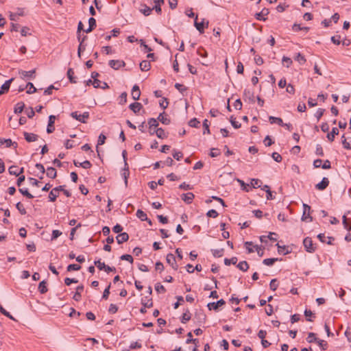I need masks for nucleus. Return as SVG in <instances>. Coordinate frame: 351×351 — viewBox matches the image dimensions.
<instances>
[{"label":"nucleus","instance_id":"6e6d98bb","mask_svg":"<svg viewBox=\"0 0 351 351\" xmlns=\"http://www.w3.org/2000/svg\"><path fill=\"white\" fill-rule=\"evenodd\" d=\"M203 127L204 128L203 134H210L209 125L207 119H204V121H203Z\"/></svg>","mask_w":351,"mask_h":351},{"label":"nucleus","instance_id":"2eb2a0df","mask_svg":"<svg viewBox=\"0 0 351 351\" xmlns=\"http://www.w3.org/2000/svg\"><path fill=\"white\" fill-rule=\"evenodd\" d=\"M225 303H226L225 301L223 299H221V300H218L217 302L208 303L207 306L209 310H211V309L217 310L219 306H221L225 304Z\"/></svg>","mask_w":351,"mask_h":351},{"label":"nucleus","instance_id":"e433bc0d","mask_svg":"<svg viewBox=\"0 0 351 351\" xmlns=\"http://www.w3.org/2000/svg\"><path fill=\"white\" fill-rule=\"evenodd\" d=\"M278 258H265L263 260V263L267 266H271L274 263L278 261Z\"/></svg>","mask_w":351,"mask_h":351},{"label":"nucleus","instance_id":"0eeeda50","mask_svg":"<svg viewBox=\"0 0 351 351\" xmlns=\"http://www.w3.org/2000/svg\"><path fill=\"white\" fill-rule=\"evenodd\" d=\"M23 137L28 143L36 142L40 138L39 136L36 134L25 132H23Z\"/></svg>","mask_w":351,"mask_h":351},{"label":"nucleus","instance_id":"79ce46f5","mask_svg":"<svg viewBox=\"0 0 351 351\" xmlns=\"http://www.w3.org/2000/svg\"><path fill=\"white\" fill-rule=\"evenodd\" d=\"M190 319H191V315H190L189 310H187L186 313H183L182 318H181V322L183 324H185Z\"/></svg>","mask_w":351,"mask_h":351},{"label":"nucleus","instance_id":"864d4df0","mask_svg":"<svg viewBox=\"0 0 351 351\" xmlns=\"http://www.w3.org/2000/svg\"><path fill=\"white\" fill-rule=\"evenodd\" d=\"M295 60L298 61L300 64H303L306 62V59L304 56H302L300 53H298L295 58Z\"/></svg>","mask_w":351,"mask_h":351},{"label":"nucleus","instance_id":"774afa93","mask_svg":"<svg viewBox=\"0 0 351 351\" xmlns=\"http://www.w3.org/2000/svg\"><path fill=\"white\" fill-rule=\"evenodd\" d=\"M271 157H272V158H273L275 161H276V162H281V161H282V156H281L278 153H277V152H274V153L271 154Z\"/></svg>","mask_w":351,"mask_h":351},{"label":"nucleus","instance_id":"5fc2aeb1","mask_svg":"<svg viewBox=\"0 0 351 351\" xmlns=\"http://www.w3.org/2000/svg\"><path fill=\"white\" fill-rule=\"evenodd\" d=\"M34 73H35V69H33L29 71H23V77H26L29 79L34 78L35 77V76L34 75Z\"/></svg>","mask_w":351,"mask_h":351},{"label":"nucleus","instance_id":"052dcab7","mask_svg":"<svg viewBox=\"0 0 351 351\" xmlns=\"http://www.w3.org/2000/svg\"><path fill=\"white\" fill-rule=\"evenodd\" d=\"M269 287H270V289L272 290V291H275L276 290V289L278 288V284L277 282V280L276 279H272L270 282V284H269Z\"/></svg>","mask_w":351,"mask_h":351},{"label":"nucleus","instance_id":"de8ad7c7","mask_svg":"<svg viewBox=\"0 0 351 351\" xmlns=\"http://www.w3.org/2000/svg\"><path fill=\"white\" fill-rule=\"evenodd\" d=\"M94 264L99 270H103L106 268L105 263L101 262L100 259L95 261Z\"/></svg>","mask_w":351,"mask_h":351},{"label":"nucleus","instance_id":"603ef678","mask_svg":"<svg viewBox=\"0 0 351 351\" xmlns=\"http://www.w3.org/2000/svg\"><path fill=\"white\" fill-rule=\"evenodd\" d=\"M316 343L318 344V346L322 349V350H326L328 347V344L326 341L322 339H317Z\"/></svg>","mask_w":351,"mask_h":351},{"label":"nucleus","instance_id":"bf43d9fd","mask_svg":"<svg viewBox=\"0 0 351 351\" xmlns=\"http://www.w3.org/2000/svg\"><path fill=\"white\" fill-rule=\"evenodd\" d=\"M183 156V154L181 152L173 150V157L177 160H180Z\"/></svg>","mask_w":351,"mask_h":351},{"label":"nucleus","instance_id":"1a4fd4ad","mask_svg":"<svg viewBox=\"0 0 351 351\" xmlns=\"http://www.w3.org/2000/svg\"><path fill=\"white\" fill-rule=\"evenodd\" d=\"M166 261L169 265H171L174 270H177L178 269V265L176 263V257L173 254H168L166 257Z\"/></svg>","mask_w":351,"mask_h":351},{"label":"nucleus","instance_id":"39448f33","mask_svg":"<svg viewBox=\"0 0 351 351\" xmlns=\"http://www.w3.org/2000/svg\"><path fill=\"white\" fill-rule=\"evenodd\" d=\"M303 208H304V211H303V214L302 216V220L307 221V219H309V221H312L313 218L310 215L311 206L306 204H304Z\"/></svg>","mask_w":351,"mask_h":351},{"label":"nucleus","instance_id":"b1692460","mask_svg":"<svg viewBox=\"0 0 351 351\" xmlns=\"http://www.w3.org/2000/svg\"><path fill=\"white\" fill-rule=\"evenodd\" d=\"M268 14V9L264 8L261 12L256 14V19L259 21H265V18L263 16L267 15Z\"/></svg>","mask_w":351,"mask_h":351},{"label":"nucleus","instance_id":"7ed1b4c3","mask_svg":"<svg viewBox=\"0 0 351 351\" xmlns=\"http://www.w3.org/2000/svg\"><path fill=\"white\" fill-rule=\"evenodd\" d=\"M303 244L305 250L310 253H313L315 251L316 247L314 246L313 241L310 237H306L303 241Z\"/></svg>","mask_w":351,"mask_h":351},{"label":"nucleus","instance_id":"8fccbe9b","mask_svg":"<svg viewBox=\"0 0 351 351\" xmlns=\"http://www.w3.org/2000/svg\"><path fill=\"white\" fill-rule=\"evenodd\" d=\"M189 124L191 127L199 128L200 122L196 118H193L190 120Z\"/></svg>","mask_w":351,"mask_h":351},{"label":"nucleus","instance_id":"6e6552de","mask_svg":"<svg viewBox=\"0 0 351 351\" xmlns=\"http://www.w3.org/2000/svg\"><path fill=\"white\" fill-rule=\"evenodd\" d=\"M109 66L114 70H117L125 66V62L120 60H111L109 61Z\"/></svg>","mask_w":351,"mask_h":351},{"label":"nucleus","instance_id":"338daca9","mask_svg":"<svg viewBox=\"0 0 351 351\" xmlns=\"http://www.w3.org/2000/svg\"><path fill=\"white\" fill-rule=\"evenodd\" d=\"M315 154L319 156H324V151H323L322 147L319 144H317L316 145Z\"/></svg>","mask_w":351,"mask_h":351},{"label":"nucleus","instance_id":"f3484780","mask_svg":"<svg viewBox=\"0 0 351 351\" xmlns=\"http://www.w3.org/2000/svg\"><path fill=\"white\" fill-rule=\"evenodd\" d=\"M141 304L143 306L151 308L153 306L152 299L150 296H145L141 299Z\"/></svg>","mask_w":351,"mask_h":351},{"label":"nucleus","instance_id":"f8f14e48","mask_svg":"<svg viewBox=\"0 0 351 351\" xmlns=\"http://www.w3.org/2000/svg\"><path fill=\"white\" fill-rule=\"evenodd\" d=\"M150 135L156 134L158 138L164 139L167 137V134L164 131V130L161 128H157L154 132L149 131Z\"/></svg>","mask_w":351,"mask_h":351},{"label":"nucleus","instance_id":"4be33fe9","mask_svg":"<svg viewBox=\"0 0 351 351\" xmlns=\"http://www.w3.org/2000/svg\"><path fill=\"white\" fill-rule=\"evenodd\" d=\"M5 144L7 147H10V146H14V147H17V143L16 142H12L11 139H4L0 138V146Z\"/></svg>","mask_w":351,"mask_h":351},{"label":"nucleus","instance_id":"cd10ccee","mask_svg":"<svg viewBox=\"0 0 351 351\" xmlns=\"http://www.w3.org/2000/svg\"><path fill=\"white\" fill-rule=\"evenodd\" d=\"M165 112L160 113L157 119L165 125H169L171 122L170 119L164 116Z\"/></svg>","mask_w":351,"mask_h":351},{"label":"nucleus","instance_id":"13d9d810","mask_svg":"<svg viewBox=\"0 0 351 351\" xmlns=\"http://www.w3.org/2000/svg\"><path fill=\"white\" fill-rule=\"evenodd\" d=\"M174 86L181 93H183L187 89L186 86H184L183 84H179V83H176Z\"/></svg>","mask_w":351,"mask_h":351},{"label":"nucleus","instance_id":"dca6fc26","mask_svg":"<svg viewBox=\"0 0 351 351\" xmlns=\"http://www.w3.org/2000/svg\"><path fill=\"white\" fill-rule=\"evenodd\" d=\"M116 239L119 244H121L129 239V235L127 232H122L117 236Z\"/></svg>","mask_w":351,"mask_h":351},{"label":"nucleus","instance_id":"e2e57ef3","mask_svg":"<svg viewBox=\"0 0 351 351\" xmlns=\"http://www.w3.org/2000/svg\"><path fill=\"white\" fill-rule=\"evenodd\" d=\"M61 234H62V232H60V230H53L51 240L53 241V240L56 239Z\"/></svg>","mask_w":351,"mask_h":351},{"label":"nucleus","instance_id":"c85d7f7f","mask_svg":"<svg viewBox=\"0 0 351 351\" xmlns=\"http://www.w3.org/2000/svg\"><path fill=\"white\" fill-rule=\"evenodd\" d=\"M59 196V193L57 189H53L49 194V199L50 202L56 201V198Z\"/></svg>","mask_w":351,"mask_h":351},{"label":"nucleus","instance_id":"2f4dec72","mask_svg":"<svg viewBox=\"0 0 351 351\" xmlns=\"http://www.w3.org/2000/svg\"><path fill=\"white\" fill-rule=\"evenodd\" d=\"M147 123H148L149 128V131H152L153 128H156L158 125L157 119H156L154 118H150L149 119H148Z\"/></svg>","mask_w":351,"mask_h":351},{"label":"nucleus","instance_id":"4d7b16f0","mask_svg":"<svg viewBox=\"0 0 351 351\" xmlns=\"http://www.w3.org/2000/svg\"><path fill=\"white\" fill-rule=\"evenodd\" d=\"M325 110L323 108H318L316 112L315 113V117L317 118V120L319 121L320 118L323 116Z\"/></svg>","mask_w":351,"mask_h":351},{"label":"nucleus","instance_id":"c03bdc74","mask_svg":"<svg viewBox=\"0 0 351 351\" xmlns=\"http://www.w3.org/2000/svg\"><path fill=\"white\" fill-rule=\"evenodd\" d=\"M141 12H142L145 16H149L152 11V9L150 8V7H148L147 5H143V8L141 9Z\"/></svg>","mask_w":351,"mask_h":351},{"label":"nucleus","instance_id":"9d476101","mask_svg":"<svg viewBox=\"0 0 351 351\" xmlns=\"http://www.w3.org/2000/svg\"><path fill=\"white\" fill-rule=\"evenodd\" d=\"M56 119V117L54 115H50L49 117V122H48V125H47V132L48 134L52 133L54 131V130H55L54 123H55Z\"/></svg>","mask_w":351,"mask_h":351},{"label":"nucleus","instance_id":"20e7f679","mask_svg":"<svg viewBox=\"0 0 351 351\" xmlns=\"http://www.w3.org/2000/svg\"><path fill=\"white\" fill-rule=\"evenodd\" d=\"M197 16H195L194 25L196 27V29L199 32L200 34L204 33V28H207L208 27L209 22L208 21H205V19H203L202 21L200 23H198L197 21Z\"/></svg>","mask_w":351,"mask_h":351},{"label":"nucleus","instance_id":"a19ab883","mask_svg":"<svg viewBox=\"0 0 351 351\" xmlns=\"http://www.w3.org/2000/svg\"><path fill=\"white\" fill-rule=\"evenodd\" d=\"M156 5L154 7H153L152 9L155 10L157 13L161 12V4L164 3V0H157L156 2H155Z\"/></svg>","mask_w":351,"mask_h":351},{"label":"nucleus","instance_id":"ea45409f","mask_svg":"<svg viewBox=\"0 0 351 351\" xmlns=\"http://www.w3.org/2000/svg\"><path fill=\"white\" fill-rule=\"evenodd\" d=\"M223 251H224V250L223 248L215 249V250H212V253H213V256L219 258V257H221L223 256Z\"/></svg>","mask_w":351,"mask_h":351},{"label":"nucleus","instance_id":"4468645a","mask_svg":"<svg viewBox=\"0 0 351 351\" xmlns=\"http://www.w3.org/2000/svg\"><path fill=\"white\" fill-rule=\"evenodd\" d=\"M141 96L139 86L136 84L134 85L132 89V97L134 100H138Z\"/></svg>","mask_w":351,"mask_h":351},{"label":"nucleus","instance_id":"0e129e2a","mask_svg":"<svg viewBox=\"0 0 351 351\" xmlns=\"http://www.w3.org/2000/svg\"><path fill=\"white\" fill-rule=\"evenodd\" d=\"M263 142L265 143V145L267 147H269L274 143V141L271 140V137L269 135L266 136Z\"/></svg>","mask_w":351,"mask_h":351},{"label":"nucleus","instance_id":"7c9ffc66","mask_svg":"<svg viewBox=\"0 0 351 351\" xmlns=\"http://www.w3.org/2000/svg\"><path fill=\"white\" fill-rule=\"evenodd\" d=\"M47 282L43 280L39 283L38 291L41 294H44L47 291Z\"/></svg>","mask_w":351,"mask_h":351},{"label":"nucleus","instance_id":"a211bd4d","mask_svg":"<svg viewBox=\"0 0 351 351\" xmlns=\"http://www.w3.org/2000/svg\"><path fill=\"white\" fill-rule=\"evenodd\" d=\"M317 238L322 243H326L328 245H332V241H334L335 239L331 237H328L327 238L325 237L324 234H319L317 235Z\"/></svg>","mask_w":351,"mask_h":351},{"label":"nucleus","instance_id":"4c0bfd02","mask_svg":"<svg viewBox=\"0 0 351 351\" xmlns=\"http://www.w3.org/2000/svg\"><path fill=\"white\" fill-rule=\"evenodd\" d=\"M250 184L253 188H260V187H261L262 182H261V180H260L258 179L252 178L251 180Z\"/></svg>","mask_w":351,"mask_h":351},{"label":"nucleus","instance_id":"58836bf2","mask_svg":"<svg viewBox=\"0 0 351 351\" xmlns=\"http://www.w3.org/2000/svg\"><path fill=\"white\" fill-rule=\"evenodd\" d=\"M67 77L69 79L70 82L71 83H76V81L75 80L74 77V71L73 69H69L67 71Z\"/></svg>","mask_w":351,"mask_h":351},{"label":"nucleus","instance_id":"f257e3e1","mask_svg":"<svg viewBox=\"0 0 351 351\" xmlns=\"http://www.w3.org/2000/svg\"><path fill=\"white\" fill-rule=\"evenodd\" d=\"M22 112V104L18 103L14 108L15 116H11L9 118L10 126L14 129L18 128L19 125L22 124V116H19V114Z\"/></svg>","mask_w":351,"mask_h":351},{"label":"nucleus","instance_id":"aec40b11","mask_svg":"<svg viewBox=\"0 0 351 351\" xmlns=\"http://www.w3.org/2000/svg\"><path fill=\"white\" fill-rule=\"evenodd\" d=\"M8 171L11 175H14L16 176H19L22 173V168H19L17 166L10 167Z\"/></svg>","mask_w":351,"mask_h":351},{"label":"nucleus","instance_id":"c9c22d12","mask_svg":"<svg viewBox=\"0 0 351 351\" xmlns=\"http://www.w3.org/2000/svg\"><path fill=\"white\" fill-rule=\"evenodd\" d=\"M129 175H130V172H129L128 167V166L127 167L125 166V167L123 169V172L122 173V176L124 178V182H125V186H128V178L129 177Z\"/></svg>","mask_w":351,"mask_h":351},{"label":"nucleus","instance_id":"ddd939ff","mask_svg":"<svg viewBox=\"0 0 351 351\" xmlns=\"http://www.w3.org/2000/svg\"><path fill=\"white\" fill-rule=\"evenodd\" d=\"M329 184V180L327 178H323L322 181L315 185V189L319 191H323L327 188Z\"/></svg>","mask_w":351,"mask_h":351},{"label":"nucleus","instance_id":"49530a36","mask_svg":"<svg viewBox=\"0 0 351 351\" xmlns=\"http://www.w3.org/2000/svg\"><path fill=\"white\" fill-rule=\"evenodd\" d=\"M238 259L237 257H232L231 258H225L224 264L226 265H230V264L235 265L237 262Z\"/></svg>","mask_w":351,"mask_h":351},{"label":"nucleus","instance_id":"680f3d73","mask_svg":"<svg viewBox=\"0 0 351 351\" xmlns=\"http://www.w3.org/2000/svg\"><path fill=\"white\" fill-rule=\"evenodd\" d=\"M282 63L283 64H286V66L287 68H289L290 66V65L292 64V60L290 58H288V57H286V56H284L282 58Z\"/></svg>","mask_w":351,"mask_h":351},{"label":"nucleus","instance_id":"72a5a7b5","mask_svg":"<svg viewBox=\"0 0 351 351\" xmlns=\"http://www.w3.org/2000/svg\"><path fill=\"white\" fill-rule=\"evenodd\" d=\"M25 89H26V93H28V94H32V93H34L36 91V88L34 87V84L31 82H28L27 84H26V86H25Z\"/></svg>","mask_w":351,"mask_h":351},{"label":"nucleus","instance_id":"473e14b6","mask_svg":"<svg viewBox=\"0 0 351 351\" xmlns=\"http://www.w3.org/2000/svg\"><path fill=\"white\" fill-rule=\"evenodd\" d=\"M136 217L140 219L141 221H148V218L147 217V215L145 212L143 210L138 209L136 211Z\"/></svg>","mask_w":351,"mask_h":351},{"label":"nucleus","instance_id":"393cba45","mask_svg":"<svg viewBox=\"0 0 351 351\" xmlns=\"http://www.w3.org/2000/svg\"><path fill=\"white\" fill-rule=\"evenodd\" d=\"M151 64L148 60H143L140 63V69L143 71H147L150 69Z\"/></svg>","mask_w":351,"mask_h":351},{"label":"nucleus","instance_id":"c756f323","mask_svg":"<svg viewBox=\"0 0 351 351\" xmlns=\"http://www.w3.org/2000/svg\"><path fill=\"white\" fill-rule=\"evenodd\" d=\"M56 173V170L53 167H48L46 170V174L50 178H55L57 175Z\"/></svg>","mask_w":351,"mask_h":351},{"label":"nucleus","instance_id":"f704fd0d","mask_svg":"<svg viewBox=\"0 0 351 351\" xmlns=\"http://www.w3.org/2000/svg\"><path fill=\"white\" fill-rule=\"evenodd\" d=\"M237 267L243 271H246L249 268L247 263L245 261H241Z\"/></svg>","mask_w":351,"mask_h":351},{"label":"nucleus","instance_id":"37998d69","mask_svg":"<svg viewBox=\"0 0 351 351\" xmlns=\"http://www.w3.org/2000/svg\"><path fill=\"white\" fill-rule=\"evenodd\" d=\"M81 269V266L77 264H71L67 266L66 270L68 271H78Z\"/></svg>","mask_w":351,"mask_h":351},{"label":"nucleus","instance_id":"3c124183","mask_svg":"<svg viewBox=\"0 0 351 351\" xmlns=\"http://www.w3.org/2000/svg\"><path fill=\"white\" fill-rule=\"evenodd\" d=\"M155 289L158 293H165L166 291V289L164 287V286L159 282L156 284Z\"/></svg>","mask_w":351,"mask_h":351},{"label":"nucleus","instance_id":"6ab92c4d","mask_svg":"<svg viewBox=\"0 0 351 351\" xmlns=\"http://www.w3.org/2000/svg\"><path fill=\"white\" fill-rule=\"evenodd\" d=\"M14 80V78H11L7 81L1 86L0 90V95L8 91L11 82Z\"/></svg>","mask_w":351,"mask_h":351},{"label":"nucleus","instance_id":"412c9836","mask_svg":"<svg viewBox=\"0 0 351 351\" xmlns=\"http://www.w3.org/2000/svg\"><path fill=\"white\" fill-rule=\"evenodd\" d=\"M194 197L195 196H194L193 193L189 192L187 193L182 194V199L186 204H191L192 200L193 199Z\"/></svg>","mask_w":351,"mask_h":351},{"label":"nucleus","instance_id":"69168bd1","mask_svg":"<svg viewBox=\"0 0 351 351\" xmlns=\"http://www.w3.org/2000/svg\"><path fill=\"white\" fill-rule=\"evenodd\" d=\"M206 215L208 217L216 218L218 216V213L215 210L211 209L208 211V213H206Z\"/></svg>","mask_w":351,"mask_h":351},{"label":"nucleus","instance_id":"f03ea898","mask_svg":"<svg viewBox=\"0 0 351 351\" xmlns=\"http://www.w3.org/2000/svg\"><path fill=\"white\" fill-rule=\"evenodd\" d=\"M71 116L73 119H75L83 123H86V119H88V117H89V112H84L82 114H78L77 112L75 111V112H72L71 113Z\"/></svg>","mask_w":351,"mask_h":351},{"label":"nucleus","instance_id":"423d86ee","mask_svg":"<svg viewBox=\"0 0 351 351\" xmlns=\"http://www.w3.org/2000/svg\"><path fill=\"white\" fill-rule=\"evenodd\" d=\"M206 315L202 311L195 312L194 315V319L196 320L197 324L201 325L205 323Z\"/></svg>","mask_w":351,"mask_h":351},{"label":"nucleus","instance_id":"a878e982","mask_svg":"<svg viewBox=\"0 0 351 351\" xmlns=\"http://www.w3.org/2000/svg\"><path fill=\"white\" fill-rule=\"evenodd\" d=\"M269 121L271 124L277 123L279 125H283V121L282 119L280 117H276L273 116L269 117Z\"/></svg>","mask_w":351,"mask_h":351},{"label":"nucleus","instance_id":"bb28decb","mask_svg":"<svg viewBox=\"0 0 351 351\" xmlns=\"http://www.w3.org/2000/svg\"><path fill=\"white\" fill-rule=\"evenodd\" d=\"M338 134H339V130L337 128H333L332 129L331 132L328 133L327 134V138H328V141H330V142H332L335 139V135H338Z\"/></svg>","mask_w":351,"mask_h":351},{"label":"nucleus","instance_id":"09e8293b","mask_svg":"<svg viewBox=\"0 0 351 351\" xmlns=\"http://www.w3.org/2000/svg\"><path fill=\"white\" fill-rule=\"evenodd\" d=\"M127 93L123 92L119 96V104L123 105L127 102Z\"/></svg>","mask_w":351,"mask_h":351},{"label":"nucleus","instance_id":"5701e85b","mask_svg":"<svg viewBox=\"0 0 351 351\" xmlns=\"http://www.w3.org/2000/svg\"><path fill=\"white\" fill-rule=\"evenodd\" d=\"M142 107L143 106L141 104L138 102L132 103L129 106L130 109L132 110L135 114L138 113Z\"/></svg>","mask_w":351,"mask_h":351},{"label":"nucleus","instance_id":"9b49d317","mask_svg":"<svg viewBox=\"0 0 351 351\" xmlns=\"http://www.w3.org/2000/svg\"><path fill=\"white\" fill-rule=\"evenodd\" d=\"M243 99L251 103H254V93L249 89H245L243 92Z\"/></svg>","mask_w":351,"mask_h":351},{"label":"nucleus","instance_id":"a18cd8bd","mask_svg":"<svg viewBox=\"0 0 351 351\" xmlns=\"http://www.w3.org/2000/svg\"><path fill=\"white\" fill-rule=\"evenodd\" d=\"M318 339L315 337V334L313 332H309L306 338V341L308 343L316 342Z\"/></svg>","mask_w":351,"mask_h":351}]
</instances>
